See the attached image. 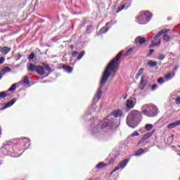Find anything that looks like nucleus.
<instances>
[{
    "instance_id": "f257e3e1",
    "label": "nucleus",
    "mask_w": 180,
    "mask_h": 180,
    "mask_svg": "<svg viewBox=\"0 0 180 180\" xmlns=\"http://www.w3.org/2000/svg\"><path fill=\"white\" fill-rule=\"evenodd\" d=\"M134 49L131 48L129 49L126 53H123V52H120L117 57L112 59L107 65L105 70H104L103 75L101 77V79L100 81V86L98 89V91L93 99L94 103H98V101L102 98V88L105 86V84L108 82V79H109V77H110V74L115 71V68L117 67V63H119V60H120V57L122 56H128V54H130Z\"/></svg>"
},
{
    "instance_id": "f03ea898",
    "label": "nucleus",
    "mask_w": 180,
    "mask_h": 180,
    "mask_svg": "<svg viewBox=\"0 0 180 180\" xmlns=\"http://www.w3.org/2000/svg\"><path fill=\"white\" fill-rule=\"evenodd\" d=\"M122 113L123 112L122 110H117V111L110 112L103 121L99 122L98 127L94 128L92 131L93 134H98L104 135L105 133L103 132V129H105V127H113L114 126H116L115 119L110 117H112V116H114L115 118L120 117Z\"/></svg>"
},
{
    "instance_id": "7ed1b4c3",
    "label": "nucleus",
    "mask_w": 180,
    "mask_h": 180,
    "mask_svg": "<svg viewBox=\"0 0 180 180\" xmlns=\"http://www.w3.org/2000/svg\"><path fill=\"white\" fill-rule=\"evenodd\" d=\"M140 119H141V112L139 110H134L127 117V124L129 127L135 129L140 122Z\"/></svg>"
},
{
    "instance_id": "20e7f679",
    "label": "nucleus",
    "mask_w": 180,
    "mask_h": 180,
    "mask_svg": "<svg viewBox=\"0 0 180 180\" xmlns=\"http://www.w3.org/2000/svg\"><path fill=\"white\" fill-rule=\"evenodd\" d=\"M158 108L154 104H145L141 108V113L148 117H155L158 115Z\"/></svg>"
},
{
    "instance_id": "39448f33",
    "label": "nucleus",
    "mask_w": 180,
    "mask_h": 180,
    "mask_svg": "<svg viewBox=\"0 0 180 180\" xmlns=\"http://www.w3.org/2000/svg\"><path fill=\"white\" fill-rule=\"evenodd\" d=\"M153 19V14L150 11H141L136 18V23L139 25H147Z\"/></svg>"
},
{
    "instance_id": "423d86ee",
    "label": "nucleus",
    "mask_w": 180,
    "mask_h": 180,
    "mask_svg": "<svg viewBox=\"0 0 180 180\" xmlns=\"http://www.w3.org/2000/svg\"><path fill=\"white\" fill-rule=\"evenodd\" d=\"M13 151V146L12 142H7L0 148V156L4 157L6 155H11V157H16L12 154Z\"/></svg>"
},
{
    "instance_id": "0eeeda50",
    "label": "nucleus",
    "mask_w": 180,
    "mask_h": 180,
    "mask_svg": "<svg viewBox=\"0 0 180 180\" xmlns=\"http://www.w3.org/2000/svg\"><path fill=\"white\" fill-rule=\"evenodd\" d=\"M169 32V30H162L160 31L154 37L153 40H152V44L149 46L150 48L151 47H156V46H160L161 44V39H159L161 35L165 34V33H168Z\"/></svg>"
},
{
    "instance_id": "6e6552de",
    "label": "nucleus",
    "mask_w": 180,
    "mask_h": 180,
    "mask_svg": "<svg viewBox=\"0 0 180 180\" xmlns=\"http://www.w3.org/2000/svg\"><path fill=\"white\" fill-rule=\"evenodd\" d=\"M16 143L20 147H27L25 150H27L30 146V139L29 138H20L16 139Z\"/></svg>"
},
{
    "instance_id": "1a4fd4ad",
    "label": "nucleus",
    "mask_w": 180,
    "mask_h": 180,
    "mask_svg": "<svg viewBox=\"0 0 180 180\" xmlns=\"http://www.w3.org/2000/svg\"><path fill=\"white\" fill-rule=\"evenodd\" d=\"M130 161V159H125L122 160L121 162L119 163L118 166L116 167L112 172L111 174L114 172H116V171H119V169H124V167H127V164H129Z\"/></svg>"
},
{
    "instance_id": "9d476101",
    "label": "nucleus",
    "mask_w": 180,
    "mask_h": 180,
    "mask_svg": "<svg viewBox=\"0 0 180 180\" xmlns=\"http://www.w3.org/2000/svg\"><path fill=\"white\" fill-rule=\"evenodd\" d=\"M137 102V100H136L135 98H131L127 100V109H133L134 106H136V103Z\"/></svg>"
},
{
    "instance_id": "9b49d317",
    "label": "nucleus",
    "mask_w": 180,
    "mask_h": 180,
    "mask_svg": "<svg viewBox=\"0 0 180 180\" xmlns=\"http://www.w3.org/2000/svg\"><path fill=\"white\" fill-rule=\"evenodd\" d=\"M130 5H131V3L130 1H127L124 4H122L118 7V9L116 11V13H119V12H122L123 9H128V8H130Z\"/></svg>"
},
{
    "instance_id": "f8f14e48",
    "label": "nucleus",
    "mask_w": 180,
    "mask_h": 180,
    "mask_svg": "<svg viewBox=\"0 0 180 180\" xmlns=\"http://www.w3.org/2000/svg\"><path fill=\"white\" fill-rule=\"evenodd\" d=\"M146 85H147V79H146V78L144 77H142L141 78V82H140V85H139V89H141V91H143V89H144V88H146Z\"/></svg>"
},
{
    "instance_id": "ddd939ff",
    "label": "nucleus",
    "mask_w": 180,
    "mask_h": 180,
    "mask_svg": "<svg viewBox=\"0 0 180 180\" xmlns=\"http://www.w3.org/2000/svg\"><path fill=\"white\" fill-rule=\"evenodd\" d=\"M135 43L137 44V46L143 44V43H146V39L141 37H138L135 39Z\"/></svg>"
},
{
    "instance_id": "4468645a",
    "label": "nucleus",
    "mask_w": 180,
    "mask_h": 180,
    "mask_svg": "<svg viewBox=\"0 0 180 180\" xmlns=\"http://www.w3.org/2000/svg\"><path fill=\"white\" fill-rule=\"evenodd\" d=\"M36 72L39 74V75H44V74H46V71H44V68L40 65L37 66Z\"/></svg>"
},
{
    "instance_id": "2eb2a0df",
    "label": "nucleus",
    "mask_w": 180,
    "mask_h": 180,
    "mask_svg": "<svg viewBox=\"0 0 180 180\" xmlns=\"http://www.w3.org/2000/svg\"><path fill=\"white\" fill-rule=\"evenodd\" d=\"M16 101H18L17 98H13L12 100L8 101L6 104L5 107L2 108V110H4V109H7V108H11V106H12L16 102Z\"/></svg>"
},
{
    "instance_id": "dca6fc26",
    "label": "nucleus",
    "mask_w": 180,
    "mask_h": 180,
    "mask_svg": "<svg viewBox=\"0 0 180 180\" xmlns=\"http://www.w3.org/2000/svg\"><path fill=\"white\" fill-rule=\"evenodd\" d=\"M177 126H180V120H178L173 123L169 124L167 126V129H175V127H177Z\"/></svg>"
},
{
    "instance_id": "f3484780",
    "label": "nucleus",
    "mask_w": 180,
    "mask_h": 180,
    "mask_svg": "<svg viewBox=\"0 0 180 180\" xmlns=\"http://www.w3.org/2000/svg\"><path fill=\"white\" fill-rule=\"evenodd\" d=\"M9 51H11V48H8V46L0 48V52L4 54V56H6Z\"/></svg>"
},
{
    "instance_id": "a211bd4d",
    "label": "nucleus",
    "mask_w": 180,
    "mask_h": 180,
    "mask_svg": "<svg viewBox=\"0 0 180 180\" xmlns=\"http://www.w3.org/2000/svg\"><path fill=\"white\" fill-rule=\"evenodd\" d=\"M37 68V67H36V65H33L32 63L27 64V70L28 71H31V72L36 71Z\"/></svg>"
},
{
    "instance_id": "6ab92c4d",
    "label": "nucleus",
    "mask_w": 180,
    "mask_h": 180,
    "mask_svg": "<svg viewBox=\"0 0 180 180\" xmlns=\"http://www.w3.org/2000/svg\"><path fill=\"white\" fill-rule=\"evenodd\" d=\"M174 76H175V72H169L165 75L164 78L165 79L169 80V79H172V78H174Z\"/></svg>"
},
{
    "instance_id": "aec40b11",
    "label": "nucleus",
    "mask_w": 180,
    "mask_h": 180,
    "mask_svg": "<svg viewBox=\"0 0 180 180\" xmlns=\"http://www.w3.org/2000/svg\"><path fill=\"white\" fill-rule=\"evenodd\" d=\"M43 65H44V68L46 70V71H48L49 72L45 77H49V75H50V73L52 72L51 68H50V65H49V64H47V63H43Z\"/></svg>"
},
{
    "instance_id": "412c9836",
    "label": "nucleus",
    "mask_w": 180,
    "mask_h": 180,
    "mask_svg": "<svg viewBox=\"0 0 180 180\" xmlns=\"http://www.w3.org/2000/svg\"><path fill=\"white\" fill-rule=\"evenodd\" d=\"M144 153H147V150L144 151V150L143 149H139L135 152V153L134 154V156L137 157L139 155H141V154H144Z\"/></svg>"
},
{
    "instance_id": "4be33fe9",
    "label": "nucleus",
    "mask_w": 180,
    "mask_h": 180,
    "mask_svg": "<svg viewBox=\"0 0 180 180\" xmlns=\"http://www.w3.org/2000/svg\"><path fill=\"white\" fill-rule=\"evenodd\" d=\"M106 167H108V164L100 162L96 165V168H98V169H102V168H106Z\"/></svg>"
},
{
    "instance_id": "5701e85b",
    "label": "nucleus",
    "mask_w": 180,
    "mask_h": 180,
    "mask_svg": "<svg viewBox=\"0 0 180 180\" xmlns=\"http://www.w3.org/2000/svg\"><path fill=\"white\" fill-rule=\"evenodd\" d=\"M109 29H110V27H102L101 30H100V31H99V32H98V34H103V33H106L108 30H109Z\"/></svg>"
},
{
    "instance_id": "b1692460",
    "label": "nucleus",
    "mask_w": 180,
    "mask_h": 180,
    "mask_svg": "<svg viewBox=\"0 0 180 180\" xmlns=\"http://www.w3.org/2000/svg\"><path fill=\"white\" fill-rule=\"evenodd\" d=\"M147 65H148V67H150L151 68H154V67H157V62L149 60L147 63Z\"/></svg>"
},
{
    "instance_id": "393cba45",
    "label": "nucleus",
    "mask_w": 180,
    "mask_h": 180,
    "mask_svg": "<svg viewBox=\"0 0 180 180\" xmlns=\"http://www.w3.org/2000/svg\"><path fill=\"white\" fill-rule=\"evenodd\" d=\"M143 72H144V69L143 68H141L139 70L138 73L135 76L136 79H139V78H140V77H141V75H143Z\"/></svg>"
},
{
    "instance_id": "a878e982",
    "label": "nucleus",
    "mask_w": 180,
    "mask_h": 180,
    "mask_svg": "<svg viewBox=\"0 0 180 180\" xmlns=\"http://www.w3.org/2000/svg\"><path fill=\"white\" fill-rule=\"evenodd\" d=\"M63 70H65L67 71V72H68L69 74L70 72H72V67H70L68 65H63Z\"/></svg>"
},
{
    "instance_id": "bb28decb",
    "label": "nucleus",
    "mask_w": 180,
    "mask_h": 180,
    "mask_svg": "<svg viewBox=\"0 0 180 180\" xmlns=\"http://www.w3.org/2000/svg\"><path fill=\"white\" fill-rule=\"evenodd\" d=\"M153 134H154V131H152V132H149V133H147L146 134H145L143 136V139L145 140H148V139H150L153 136Z\"/></svg>"
},
{
    "instance_id": "cd10ccee",
    "label": "nucleus",
    "mask_w": 180,
    "mask_h": 180,
    "mask_svg": "<svg viewBox=\"0 0 180 180\" xmlns=\"http://www.w3.org/2000/svg\"><path fill=\"white\" fill-rule=\"evenodd\" d=\"M1 72L3 74H6V72H11V68L6 66L3 69H1Z\"/></svg>"
},
{
    "instance_id": "c85d7f7f",
    "label": "nucleus",
    "mask_w": 180,
    "mask_h": 180,
    "mask_svg": "<svg viewBox=\"0 0 180 180\" xmlns=\"http://www.w3.org/2000/svg\"><path fill=\"white\" fill-rule=\"evenodd\" d=\"M9 96V94H6L5 92L0 93V99H5V98Z\"/></svg>"
},
{
    "instance_id": "c756f323",
    "label": "nucleus",
    "mask_w": 180,
    "mask_h": 180,
    "mask_svg": "<svg viewBox=\"0 0 180 180\" xmlns=\"http://www.w3.org/2000/svg\"><path fill=\"white\" fill-rule=\"evenodd\" d=\"M13 91H16V84H13L11 88L8 89V92H13Z\"/></svg>"
},
{
    "instance_id": "7c9ffc66",
    "label": "nucleus",
    "mask_w": 180,
    "mask_h": 180,
    "mask_svg": "<svg viewBox=\"0 0 180 180\" xmlns=\"http://www.w3.org/2000/svg\"><path fill=\"white\" fill-rule=\"evenodd\" d=\"M153 127V124H148L145 126V130H146V131H150V130H151Z\"/></svg>"
},
{
    "instance_id": "2f4dec72",
    "label": "nucleus",
    "mask_w": 180,
    "mask_h": 180,
    "mask_svg": "<svg viewBox=\"0 0 180 180\" xmlns=\"http://www.w3.org/2000/svg\"><path fill=\"white\" fill-rule=\"evenodd\" d=\"M85 56V52L84 51H82L77 56V60H81V58H82V57Z\"/></svg>"
},
{
    "instance_id": "473e14b6",
    "label": "nucleus",
    "mask_w": 180,
    "mask_h": 180,
    "mask_svg": "<svg viewBox=\"0 0 180 180\" xmlns=\"http://www.w3.org/2000/svg\"><path fill=\"white\" fill-rule=\"evenodd\" d=\"M24 84H26L27 85H29L30 81H29V77L27 76H25L24 79H23Z\"/></svg>"
},
{
    "instance_id": "72a5a7b5",
    "label": "nucleus",
    "mask_w": 180,
    "mask_h": 180,
    "mask_svg": "<svg viewBox=\"0 0 180 180\" xmlns=\"http://www.w3.org/2000/svg\"><path fill=\"white\" fill-rule=\"evenodd\" d=\"M170 39L171 38L169 37V36L165 34L163 35V39L165 40V41H169Z\"/></svg>"
},
{
    "instance_id": "f704fd0d",
    "label": "nucleus",
    "mask_w": 180,
    "mask_h": 180,
    "mask_svg": "<svg viewBox=\"0 0 180 180\" xmlns=\"http://www.w3.org/2000/svg\"><path fill=\"white\" fill-rule=\"evenodd\" d=\"M34 59V53H31L28 57L29 61H32V60Z\"/></svg>"
},
{
    "instance_id": "c9c22d12",
    "label": "nucleus",
    "mask_w": 180,
    "mask_h": 180,
    "mask_svg": "<svg viewBox=\"0 0 180 180\" xmlns=\"http://www.w3.org/2000/svg\"><path fill=\"white\" fill-rule=\"evenodd\" d=\"M164 58H165V56L164 55H159L157 57V60H160L161 61H162Z\"/></svg>"
},
{
    "instance_id": "e433bc0d",
    "label": "nucleus",
    "mask_w": 180,
    "mask_h": 180,
    "mask_svg": "<svg viewBox=\"0 0 180 180\" xmlns=\"http://www.w3.org/2000/svg\"><path fill=\"white\" fill-rule=\"evenodd\" d=\"M137 136H140V134L137 131H135L131 135V137H136Z\"/></svg>"
},
{
    "instance_id": "4c0bfd02",
    "label": "nucleus",
    "mask_w": 180,
    "mask_h": 180,
    "mask_svg": "<svg viewBox=\"0 0 180 180\" xmlns=\"http://www.w3.org/2000/svg\"><path fill=\"white\" fill-rule=\"evenodd\" d=\"M158 84H162L165 82V81H164V79L160 78L158 79Z\"/></svg>"
},
{
    "instance_id": "58836bf2",
    "label": "nucleus",
    "mask_w": 180,
    "mask_h": 180,
    "mask_svg": "<svg viewBox=\"0 0 180 180\" xmlns=\"http://www.w3.org/2000/svg\"><path fill=\"white\" fill-rule=\"evenodd\" d=\"M157 88H158V85H157V84H153V85H152V86H151V91H155V89H157Z\"/></svg>"
},
{
    "instance_id": "ea45409f",
    "label": "nucleus",
    "mask_w": 180,
    "mask_h": 180,
    "mask_svg": "<svg viewBox=\"0 0 180 180\" xmlns=\"http://www.w3.org/2000/svg\"><path fill=\"white\" fill-rule=\"evenodd\" d=\"M78 56V51H73L72 53V57H77Z\"/></svg>"
},
{
    "instance_id": "a19ab883",
    "label": "nucleus",
    "mask_w": 180,
    "mask_h": 180,
    "mask_svg": "<svg viewBox=\"0 0 180 180\" xmlns=\"http://www.w3.org/2000/svg\"><path fill=\"white\" fill-rule=\"evenodd\" d=\"M175 102L176 105H180V97L176 98Z\"/></svg>"
},
{
    "instance_id": "79ce46f5",
    "label": "nucleus",
    "mask_w": 180,
    "mask_h": 180,
    "mask_svg": "<svg viewBox=\"0 0 180 180\" xmlns=\"http://www.w3.org/2000/svg\"><path fill=\"white\" fill-rule=\"evenodd\" d=\"M143 141H146V139L144 138L141 139V141H139V146H140V144H143Z\"/></svg>"
},
{
    "instance_id": "37998d69",
    "label": "nucleus",
    "mask_w": 180,
    "mask_h": 180,
    "mask_svg": "<svg viewBox=\"0 0 180 180\" xmlns=\"http://www.w3.org/2000/svg\"><path fill=\"white\" fill-rule=\"evenodd\" d=\"M154 53V49H150L149 51V54L148 55V57H150V56H152V54Z\"/></svg>"
},
{
    "instance_id": "c03bdc74",
    "label": "nucleus",
    "mask_w": 180,
    "mask_h": 180,
    "mask_svg": "<svg viewBox=\"0 0 180 180\" xmlns=\"http://www.w3.org/2000/svg\"><path fill=\"white\" fill-rule=\"evenodd\" d=\"M4 62H5V58H0V64H4Z\"/></svg>"
},
{
    "instance_id": "a18cd8bd",
    "label": "nucleus",
    "mask_w": 180,
    "mask_h": 180,
    "mask_svg": "<svg viewBox=\"0 0 180 180\" xmlns=\"http://www.w3.org/2000/svg\"><path fill=\"white\" fill-rule=\"evenodd\" d=\"M91 29H92V26H91V25H89V26H87V27H86V31H87V32H89V30H91Z\"/></svg>"
},
{
    "instance_id": "49530a36",
    "label": "nucleus",
    "mask_w": 180,
    "mask_h": 180,
    "mask_svg": "<svg viewBox=\"0 0 180 180\" xmlns=\"http://www.w3.org/2000/svg\"><path fill=\"white\" fill-rule=\"evenodd\" d=\"M113 162H115V159L112 158L110 160V164H113Z\"/></svg>"
},
{
    "instance_id": "de8ad7c7",
    "label": "nucleus",
    "mask_w": 180,
    "mask_h": 180,
    "mask_svg": "<svg viewBox=\"0 0 180 180\" xmlns=\"http://www.w3.org/2000/svg\"><path fill=\"white\" fill-rule=\"evenodd\" d=\"M2 134V128L0 127V136Z\"/></svg>"
},
{
    "instance_id": "09e8293b",
    "label": "nucleus",
    "mask_w": 180,
    "mask_h": 180,
    "mask_svg": "<svg viewBox=\"0 0 180 180\" xmlns=\"http://www.w3.org/2000/svg\"><path fill=\"white\" fill-rule=\"evenodd\" d=\"M71 50H74V45H70Z\"/></svg>"
},
{
    "instance_id": "8fccbe9b",
    "label": "nucleus",
    "mask_w": 180,
    "mask_h": 180,
    "mask_svg": "<svg viewBox=\"0 0 180 180\" xmlns=\"http://www.w3.org/2000/svg\"><path fill=\"white\" fill-rule=\"evenodd\" d=\"M174 70L175 71H176V70H178V67H177V66H175L174 68Z\"/></svg>"
},
{
    "instance_id": "3c124183",
    "label": "nucleus",
    "mask_w": 180,
    "mask_h": 180,
    "mask_svg": "<svg viewBox=\"0 0 180 180\" xmlns=\"http://www.w3.org/2000/svg\"><path fill=\"white\" fill-rule=\"evenodd\" d=\"M110 25V22H107L105 26H109Z\"/></svg>"
},
{
    "instance_id": "603ef678",
    "label": "nucleus",
    "mask_w": 180,
    "mask_h": 180,
    "mask_svg": "<svg viewBox=\"0 0 180 180\" xmlns=\"http://www.w3.org/2000/svg\"><path fill=\"white\" fill-rule=\"evenodd\" d=\"M0 79H2V75L0 74Z\"/></svg>"
},
{
    "instance_id": "864d4df0",
    "label": "nucleus",
    "mask_w": 180,
    "mask_h": 180,
    "mask_svg": "<svg viewBox=\"0 0 180 180\" xmlns=\"http://www.w3.org/2000/svg\"><path fill=\"white\" fill-rule=\"evenodd\" d=\"M127 98V96H125L124 97V99H126Z\"/></svg>"
},
{
    "instance_id": "5fc2aeb1",
    "label": "nucleus",
    "mask_w": 180,
    "mask_h": 180,
    "mask_svg": "<svg viewBox=\"0 0 180 180\" xmlns=\"http://www.w3.org/2000/svg\"><path fill=\"white\" fill-rule=\"evenodd\" d=\"M18 57H22V56L20 54L18 55Z\"/></svg>"
},
{
    "instance_id": "6e6d98bb",
    "label": "nucleus",
    "mask_w": 180,
    "mask_h": 180,
    "mask_svg": "<svg viewBox=\"0 0 180 180\" xmlns=\"http://www.w3.org/2000/svg\"><path fill=\"white\" fill-rule=\"evenodd\" d=\"M172 137H174V135H172Z\"/></svg>"
},
{
    "instance_id": "4d7b16f0",
    "label": "nucleus",
    "mask_w": 180,
    "mask_h": 180,
    "mask_svg": "<svg viewBox=\"0 0 180 180\" xmlns=\"http://www.w3.org/2000/svg\"><path fill=\"white\" fill-rule=\"evenodd\" d=\"M179 148H180V146H179Z\"/></svg>"
},
{
    "instance_id": "13d9d810",
    "label": "nucleus",
    "mask_w": 180,
    "mask_h": 180,
    "mask_svg": "<svg viewBox=\"0 0 180 180\" xmlns=\"http://www.w3.org/2000/svg\"><path fill=\"white\" fill-rule=\"evenodd\" d=\"M179 155L180 156V154H179Z\"/></svg>"
}]
</instances>
